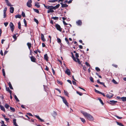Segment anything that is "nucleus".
Listing matches in <instances>:
<instances>
[{
  "mask_svg": "<svg viewBox=\"0 0 126 126\" xmlns=\"http://www.w3.org/2000/svg\"><path fill=\"white\" fill-rule=\"evenodd\" d=\"M115 116H116L117 118L119 119H122V117H120L119 116H118L117 115H115Z\"/></svg>",
  "mask_w": 126,
  "mask_h": 126,
  "instance_id": "55",
  "label": "nucleus"
},
{
  "mask_svg": "<svg viewBox=\"0 0 126 126\" xmlns=\"http://www.w3.org/2000/svg\"><path fill=\"white\" fill-rule=\"evenodd\" d=\"M41 38L44 42L46 41V40L44 38V36L42 34L41 35Z\"/></svg>",
  "mask_w": 126,
  "mask_h": 126,
  "instance_id": "16",
  "label": "nucleus"
},
{
  "mask_svg": "<svg viewBox=\"0 0 126 126\" xmlns=\"http://www.w3.org/2000/svg\"><path fill=\"white\" fill-rule=\"evenodd\" d=\"M51 7L52 8V9L54 10H55L57 9V8H56V6H51Z\"/></svg>",
  "mask_w": 126,
  "mask_h": 126,
  "instance_id": "53",
  "label": "nucleus"
},
{
  "mask_svg": "<svg viewBox=\"0 0 126 126\" xmlns=\"http://www.w3.org/2000/svg\"><path fill=\"white\" fill-rule=\"evenodd\" d=\"M75 56H76V59L77 60V62H78L79 63V64H81V63L80 62L79 59L78 58V57H79L78 54L77 53H76V54H75Z\"/></svg>",
  "mask_w": 126,
  "mask_h": 126,
  "instance_id": "5",
  "label": "nucleus"
},
{
  "mask_svg": "<svg viewBox=\"0 0 126 126\" xmlns=\"http://www.w3.org/2000/svg\"><path fill=\"white\" fill-rule=\"evenodd\" d=\"M16 120L15 119H13V123L14 124L16 123Z\"/></svg>",
  "mask_w": 126,
  "mask_h": 126,
  "instance_id": "64",
  "label": "nucleus"
},
{
  "mask_svg": "<svg viewBox=\"0 0 126 126\" xmlns=\"http://www.w3.org/2000/svg\"><path fill=\"white\" fill-rule=\"evenodd\" d=\"M31 61L32 62H36V59L33 56L30 57Z\"/></svg>",
  "mask_w": 126,
  "mask_h": 126,
  "instance_id": "9",
  "label": "nucleus"
},
{
  "mask_svg": "<svg viewBox=\"0 0 126 126\" xmlns=\"http://www.w3.org/2000/svg\"><path fill=\"white\" fill-rule=\"evenodd\" d=\"M95 69L97 71H100V69L98 67H96Z\"/></svg>",
  "mask_w": 126,
  "mask_h": 126,
  "instance_id": "47",
  "label": "nucleus"
},
{
  "mask_svg": "<svg viewBox=\"0 0 126 126\" xmlns=\"http://www.w3.org/2000/svg\"><path fill=\"white\" fill-rule=\"evenodd\" d=\"M27 45L28 46V48L30 50L31 49V44L30 43H28L27 44Z\"/></svg>",
  "mask_w": 126,
  "mask_h": 126,
  "instance_id": "18",
  "label": "nucleus"
},
{
  "mask_svg": "<svg viewBox=\"0 0 126 126\" xmlns=\"http://www.w3.org/2000/svg\"><path fill=\"white\" fill-rule=\"evenodd\" d=\"M72 58L73 59V60L75 61V62H77V60L76 59L72 53Z\"/></svg>",
  "mask_w": 126,
  "mask_h": 126,
  "instance_id": "19",
  "label": "nucleus"
},
{
  "mask_svg": "<svg viewBox=\"0 0 126 126\" xmlns=\"http://www.w3.org/2000/svg\"><path fill=\"white\" fill-rule=\"evenodd\" d=\"M58 1V0H49L48 1V2H55Z\"/></svg>",
  "mask_w": 126,
  "mask_h": 126,
  "instance_id": "25",
  "label": "nucleus"
},
{
  "mask_svg": "<svg viewBox=\"0 0 126 126\" xmlns=\"http://www.w3.org/2000/svg\"><path fill=\"white\" fill-rule=\"evenodd\" d=\"M7 8L6 7L4 8V9L3 11V13H6V11H7Z\"/></svg>",
  "mask_w": 126,
  "mask_h": 126,
  "instance_id": "51",
  "label": "nucleus"
},
{
  "mask_svg": "<svg viewBox=\"0 0 126 126\" xmlns=\"http://www.w3.org/2000/svg\"><path fill=\"white\" fill-rule=\"evenodd\" d=\"M0 109L1 110L3 111H4V112H5V108L4 107L2 106L1 105H0Z\"/></svg>",
  "mask_w": 126,
  "mask_h": 126,
  "instance_id": "17",
  "label": "nucleus"
},
{
  "mask_svg": "<svg viewBox=\"0 0 126 126\" xmlns=\"http://www.w3.org/2000/svg\"><path fill=\"white\" fill-rule=\"evenodd\" d=\"M80 119L81 121L84 123L85 122V119L81 118H80Z\"/></svg>",
  "mask_w": 126,
  "mask_h": 126,
  "instance_id": "30",
  "label": "nucleus"
},
{
  "mask_svg": "<svg viewBox=\"0 0 126 126\" xmlns=\"http://www.w3.org/2000/svg\"><path fill=\"white\" fill-rule=\"evenodd\" d=\"M18 28L19 29H21V25L20 22H19L18 23Z\"/></svg>",
  "mask_w": 126,
  "mask_h": 126,
  "instance_id": "24",
  "label": "nucleus"
},
{
  "mask_svg": "<svg viewBox=\"0 0 126 126\" xmlns=\"http://www.w3.org/2000/svg\"><path fill=\"white\" fill-rule=\"evenodd\" d=\"M6 17V13H3V18H5Z\"/></svg>",
  "mask_w": 126,
  "mask_h": 126,
  "instance_id": "63",
  "label": "nucleus"
},
{
  "mask_svg": "<svg viewBox=\"0 0 126 126\" xmlns=\"http://www.w3.org/2000/svg\"><path fill=\"white\" fill-rule=\"evenodd\" d=\"M9 106L7 104H5V107L7 109H8L9 108Z\"/></svg>",
  "mask_w": 126,
  "mask_h": 126,
  "instance_id": "37",
  "label": "nucleus"
},
{
  "mask_svg": "<svg viewBox=\"0 0 126 126\" xmlns=\"http://www.w3.org/2000/svg\"><path fill=\"white\" fill-rule=\"evenodd\" d=\"M0 54L2 56H3V53L2 52V51L1 50L0 51Z\"/></svg>",
  "mask_w": 126,
  "mask_h": 126,
  "instance_id": "62",
  "label": "nucleus"
},
{
  "mask_svg": "<svg viewBox=\"0 0 126 126\" xmlns=\"http://www.w3.org/2000/svg\"><path fill=\"white\" fill-rule=\"evenodd\" d=\"M52 18L54 20H57L58 19V17H52Z\"/></svg>",
  "mask_w": 126,
  "mask_h": 126,
  "instance_id": "40",
  "label": "nucleus"
},
{
  "mask_svg": "<svg viewBox=\"0 0 126 126\" xmlns=\"http://www.w3.org/2000/svg\"><path fill=\"white\" fill-rule=\"evenodd\" d=\"M60 4L62 5L61 7L62 8L67 7L68 6V5L65 4H63L62 2Z\"/></svg>",
  "mask_w": 126,
  "mask_h": 126,
  "instance_id": "10",
  "label": "nucleus"
},
{
  "mask_svg": "<svg viewBox=\"0 0 126 126\" xmlns=\"http://www.w3.org/2000/svg\"><path fill=\"white\" fill-rule=\"evenodd\" d=\"M2 72L3 74V76H4L5 77V72L4 71V69H3L2 70Z\"/></svg>",
  "mask_w": 126,
  "mask_h": 126,
  "instance_id": "34",
  "label": "nucleus"
},
{
  "mask_svg": "<svg viewBox=\"0 0 126 126\" xmlns=\"http://www.w3.org/2000/svg\"><path fill=\"white\" fill-rule=\"evenodd\" d=\"M117 124L118 125L120 126H124L122 124L120 123L117 122Z\"/></svg>",
  "mask_w": 126,
  "mask_h": 126,
  "instance_id": "48",
  "label": "nucleus"
},
{
  "mask_svg": "<svg viewBox=\"0 0 126 126\" xmlns=\"http://www.w3.org/2000/svg\"><path fill=\"white\" fill-rule=\"evenodd\" d=\"M65 40L66 41V42L68 44H69V43L68 40L67 38H65Z\"/></svg>",
  "mask_w": 126,
  "mask_h": 126,
  "instance_id": "45",
  "label": "nucleus"
},
{
  "mask_svg": "<svg viewBox=\"0 0 126 126\" xmlns=\"http://www.w3.org/2000/svg\"><path fill=\"white\" fill-rule=\"evenodd\" d=\"M13 37L15 39H16V35L15 34H14L13 36Z\"/></svg>",
  "mask_w": 126,
  "mask_h": 126,
  "instance_id": "60",
  "label": "nucleus"
},
{
  "mask_svg": "<svg viewBox=\"0 0 126 126\" xmlns=\"http://www.w3.org/2000/svg\"><path fill=\"white\" fill-rule=\"evenodd\" d=\"M53 114L54 115H57V114L56 112L54 111L53 113Z\"/></svg>",
  "mask_w": 126,
  "mask_h": 126,
  "instance_id": "52",
  "label": "nucleus"
},
{
  "mask_svg": "<svg viewBox=\"0 0 126 126\" xmlns=\"http://www.w3.org/2000/svg\"><path fill=\"white\" fill-rule=\"evenodd\" d=\"M44 59L47 61H48V57L47 54H46L44 55Z\"/></svg>",
  "mask_w": 126,
  "mask_h": 126,
  "instance_id": "12",
  "label": "nucleus"
},
{
  "mask_svg": "<svg viewBox=\"0 0 126 126\" xmlns=\"http://www.w3.org/2000/svg\"><path fill=\"white\" fill-rule=\"evenodd\" d=\"M65 73L68 75H70L71 74L70 71L69 69L67 68L65 71Z\"/></svg>",
  "mask_w": 126,
  "mask_h": 126,
  "instance_id": "8",
  "label": "nucleus"
},
{
  "mask_svg": "<svg viewBox=\"0 0 126 126\" xmlns=\"http://www.w3.org/2000/svg\"><path fill=\"white\" fill-rule=\"evenodd\" d=\"M1 123L2 124V125H4V126H5V125L4 124V122L3 121H1Z\"/></svg>",
  "mask_w": 126,
  "mask_h": 126,
  "instance_id": "57",
  "label": "nucleus"
},
{
  "mask_svg": "<svg viewBox=\"0 0 126 126\" xmlns=\"http://www.w3.org/2000/svg\"><path fill=\"white\" fill-rule=\"evenodd\" d=\"M6 89L7 91L9 92L10 93V94H12V91L10 90L8 87H7L6 86Z\"/></svg>",
  "mask_w": 126,
  "mask_h": 126,
  "instance_id": "14",
  "label": "nucleus"
},
{
  "mask_svg": "<svg viewBox=\"0 0 126 126\" xmlns=\"http://www.w3.org/2000/svg\"><path fill=\"white\" fill-rule=\"evenodd\" d=\"M15 17L16 18H20L21 17V16L20 15H16L15 16Z\"/></svg>",
  "mask_w": 126,
  "mask_h": 126,
  "instance_id": "23",
  "label": "nucleus"
},
{
  "mask_svg": "<svg viewBox=\"0 0 126 126\" xmlns=\"http://www.w3.org/2000/svg\"><path fill=\"white\" fill-rule=\"evenodd\" d=\"M77 94H78L79 95H80L81 96L83 94L81 92H79L78 91L77 92Z\"/></svg>",
  "mask_w": 126,
  "mask_h": 126,
  "instance_id": "39",
  "label": "nucleus"
},
{
  "mask_svg": "<svg viewBox=\"0 0 126 126\" xmlns=\"http://www.w3.org/2000/svg\"><path fill=\"white\" fill-rule=\"evenodd\" d=\"M8 84L9 86L11 89H13V88L12 87V86L11 85V83L10 82H9L8 83Z\"/></svg>",
  "mask_w": 126,
  "mask_h": 126,
  "instance_id": "20",
  "label": "nucleus"
},
{
  "mask_svg": "<svg viewBox=\"0 0 126 126\" xmlns=\"http://www.w3.org/2000/svg\"><path fill=\"white\" fill-rule=\"evenodd\" d=\"M23 21H24V22L25 24V26H26L27 25V22H26V20L25 19H24Z\"/></svg>",
  "mask_w": 126,
  "mask_h": 126,
  "instance_id": "46",
  "label": "nucleus"
},
{
  "mask_svg": "<svg viewBox=\"0 0 126 126\" xmlns=\"http://www.w3.org/2000/svg\"><path fill=\"white\" fill-rule=\"evenodd\" d=\"M112 81L115 84H117L118 83L114 79H113Z\"/></svg>",
  "mask_w": 126,
  "mask_h": 126,
  "instance_id": "38",
  "label": "nucleus"
},
{
  "mask_svg": "<svg viewBox=\"0 0 126 126\" xmlns=\"http://www.w3.org/2000/svg\"><path fill=\"white\" fill-rule=\"evenodd\" d=\"M6 3L7 4L8 6H12L11 3L9 1Z\"/></svg>",
  "mask_w": 126,
  "mask_h": 126,
  "instance_id": "26",
  "label": "nucleus"
},
{
  "mask_svg": "<svg viewBox=\"0 0 126 126\" xmlns=\"http://www.w3.org/2000/svg\"><path fill=\"white\" fill-rule=\"evenodd\" d=\"M95 92H96L97 93H99L100 94V93H101V92H100L99 91H98V90H96L95 89Z\"/></svg>",
  "mask_w": 126,
  "mask_h": 126,
  "instance_id": "49",
  "label": "nucleus"
},
{
  "mask_svg": "<svg viewBox=\"0 0 126 126\" xmlns=\"http://www.w3.org/2000/svg\"><path fill=\"white\" fill-rule=\"evenodd\" d=\"M4 24L5 26L6 27V26H7V25L8 24V22H5L4 23Z\"/></svg>",
  "mask_w": 126,
  "mask_h": 126,
  "instance_id": "58",
  "label": "nucleus"
},
{
  "mask_svg": "<svg viewBox=\"0 0 126 126\" xmlns=\"http://www.w3.org/2000/svg\"><path fill=\"white\" fill-rule=\"evenodd\" d=\"M44 5L45 6V7L47 9H48L49 8L51 7L50 6H46L44 4Z\"/></svg>",
  "mask_w": 126,
  "mask_h": 126,
  "instance_id": "36",
  "label": "nucleus"
},
{
  "mask_svg": "<svg viewBox=\"0 0 126 126\" xmlns=\"http://www.w3.org/2000/svg\"><path fill=\"white\" fill-rule=\"evenodd\" d=\"M81 112L88 120H94V118L93 116L90 114H88L87 113L83 111H81Z\"/></svg>",
  "mask_w": 126,
  "mask_h": 126,
  "instance_id": "1",
  "label": "nucleus"
},
{
  "mask_svg": "<svg viewBox=\"0 0 126 126\" xmlns=\"http://www.w3.org/2000/svg\"><path fill=\"white\" fill-rule=\"evenodd\" d=\"M57 42L58 43H61V39L59 38H57Z\"/></svg>",
  "mask_w": 126,
  "mask_h": 126,
  "instance_id": "50",
  "label": "nucleus"
},
{
  "mask_svg": "<svg viewBox=\"0 0 126 126\" xmlns=\"http://www.w3.org/2000/svg\"><path fill=\"white\" fill-rule=\"evenodd\" d=\"M57 82L59 84L61 85L62 84V82L59 80H57Z\"/></svg>",
  "mask_w": 126,
  "mask_h": 126,
  "instance_id": "56",
  "label": "nucleus"
},
{
  "mask_svg": "<svg viewBox=\"0 0 126 126\" xmlns=\"http://www.w3.org/2000/svg\"><path fill=\"white\" fill-rule=\"evenodd\" d=\"M85 64L87 66H90V64L87 62H85Z\"/></svg>",
  "mask_w": 126,
  "mask_h": 126,
  "instance_id": "54",
  "label": "nucleus"
},
{
  "mask_svg": "<svg viewBox=\"0 0 126 126\" xmlns=\"http://www.w3.org/2000/svg\"><path fill=\"white\" fill-rule=\"evenodd\" d=\"M35 116L39 120H40L41 122H44V120L41 119L39 116L35 115Z\"/></svg>",
  "mask_w": 126,
  "mask_h": 126,
  "instance_id": "13",
  "label": "nucleus"
},
{
  "mask_svg": "<svg viewBox=\"0 0 126 126\" xmlns=\"http://www.w3.org/2000/svg\"><path fill=\"white\" fill-rule=\"evenodd\" d=\"M35 6L37 7L38 8H39L40 7V5L38 3H36L35 4Z\"/></svg>",
  "mask_w": 126,
  "mask_h": 126,
  "instance_id": "31",
  "label": "nucleus"
},
{
  "mask_svg": "<svg viewBox=\"0 0 126 126\" xmlns=\"http://www.w3.org/2000/svg\"><path fill=\"white\" fill-rule=\"evenodd\" d=\"M14 97L15 99L16 100V101L17 102L19 101V100L18 99V98H17V96L15 95H14Z\"/></svg>",
  "mask_w": 126,
  "mask_h": 126,
  "instance_id": "33",
  "label": "nucleus"
},
{
  "mask_svg": "<svg viewBox=\"0 0 126 126\" xmlns=\"http://www.w3.org/2000/svg\"><path fill=\"white\" fill-rule=\"evenodd\" d=\"M110 102H111V104H114L117 102V101H110Z\"/></svg>",
  "mask_w": 126,
  "mask_h": 126,
  "instance_id": "43",
  "label": "nucleus"
},
{
  "mask_svg": "<svg viewBox=\"0 0 126 126\" xmlns=\"http://www.w3.org/2000/svg\"><path fill=\"white\" fill-rule=\"evenodd\" d=\"M10 26L11 31L12 32H13L14 29V26L13 23L11 22L10 23Z\"/></svg>",
  "mask_w": 126,
  "mask_h": 126,
  "instance_id": "3",
  "label": "nucleus"
},
{
  "mask_svg": "<svg viewBox=\"0 0 126 126\" xmlns=\"http://www.w3.org/2000/svg\"><path fill=\"white\" fill-rule=\"evenodd\" d=\"M33 9L35 12L37 13H39V11L38 9Z\"/></svg>",
  "mask_w": 126,
  "mask_h": 126,
  "instance_id": "32",
  "label": "nucleus"
},
{
  "mask_svg": "<svg viewBox=\"0 0 126 126\" xmlns=\"http://www.w3.org/2000/svg\"><path fill=\"white\" fill-rule=\"evenodd\" d=\"M64 93L65 95H66V96H68V93L66 91H65L64 90Z\"/></svg>",
  "mask_w": 126,
  "mask_h": 126,
  "instance_id": "27",
  "label": "nucleus"
},
{
  "mask_svg": "<svg viewBox=\"0 0 126 126\" xmlns=\"http://www.w3.org/2000/svg\"><path fill=\"white\" fill-rule=\"evenodd\" d=\"M60 6V4H58L57 5H56L55 6H56V8H57L59 7Z\"/></svg>",
  "mask_w": 126,
  "mask_h": 126,
  "instance_id": "59",
  "label": "nucleus"
},
{
  "mask_svg": "<svg viewBox=\"0 0 126 126\" xmlns=\"http://www.w3.org/2000/svg\"><path fill=\"white\" fill-rule=\"evenodd\" d=\"M32 1L31 0H30L28 1L27 3V5L29 7H31L32 6L31 3Z\"/></svg>",
  "mask_w": 126,
  "mask_h": 126,
  "instance_id": "6",
  "label": "nucleus"
},
{
  "mask_svg": "<svg viewBox=\"0 0 126 126\" xmlns=\"http://www.w3.org/2000/svg\"><path fill=\"white\" fill-rule=\"evenodd\" d=\"M110 94H111V95H109L108 94H107L106 95V96L108 98H111V97H112L113 95H114L112 93H110Z\"/></svg>",
  "mask_w": 126,
  "mask_h": 126,
  "instance_id": "11",
  "label": "nucleus"
},
{
  "mask_svg": "<svg viewBox=\"0 0 126 126\" xmlns=\"http://www.w3.org/2000/svg\"><path fill=\"white\" fill-rule=\"evenodd\" d=\"M65 27L66 28H68V29L70 28V27H71V25L70 24H68Z\"/></svg>",
  "mask_w": 126,
  "mask_h": 126,
  "instance_id": "28",
  "label": "nucleus"
},
{
  "mask_svg": "<svg viewBox=\"0 0 126 126\" xmlns=\"http://www.w3.org/2000/svg\"><path fill=\"white\" fill-rule=\"evenodd\" d=\"M14 10V8L13 7H11L10 8V12L11 13H13Z\"/></svg>",
  "mask_w": 126,
  "mask_h": 126,
  "instance_id": "15",
  "label": "nucleus"
},
{
  "mask_svg": "<svg viewBox=\"0 0 126 126\" xmlns=\"http://www.w3.org/2000/svg\"><path fill=\"white\" fill-rule=\"evenodd\" d=\"M76 23L78 25H80L81 24V21L79 20L76 22Z\"/></svg>",
  "mask_w": 126,
  "mask_h": 126,
  "instance_id": "22",
  "label": "nucleus"
},
{
  "mask_svg": "<svg viewBox=\"0 0 126 126\" xmlns=\"http://www.w3.org/2000/svg\"><path fill=\"white\" fill-rule=\"evenodd\" d=\"M55 27L57 30L60 32H61L62 30V28H61L60 25L58 24H56L55 25Z\"/></svg>",
  "mask_w": 126,
  "mask_h": 126,
  "instance_id": "4",
  "label": "nucleus"
},
{
  "mask_svg": "<svg viewBox=\"0 0 126 126\" xmlns=\"http://www.w3.org/2000/svg\"><path fill=\"white\" fill-rule=\"evenodd\" d=\"M90 80L92 82H94V80L93 78L91 77H90Z\"/></svg>",
  "mask_w": 126,
  "mask_h": 126,
  "instance_id": "44",
  "label": "nucleus"
},
{
  "mask_svg": "<svg viewBox=\"0 0 126 126\" xmlns=\"http://www.w3.org/2000/svg\"><path fill=\"white\" fill-rule=\"evenodd\" d=\"M10 110L11 111H12L15 112V109L14 108H12V107H10Z\"/></svg>",
  "mask_w": 126,
  "mask_h": 126,
  "instance_id": "29",
  "label": "nucleus"
},
{
  "mask_svg": "<svg viewBox=\"0 0 126 126\" xmlns=\"http://www.w3.org/2000/svg\"><path fill=\"white\" fill-rule=\"evenodd\" d=\"M50 7L48 9V10L47 11V13H53L54 12V10H53V9H52V7H51V6H50Z\"/></svg>",
  "mask_w": 126,
  "mask_h": 126,
  "instance_id": "7",
  "label": "nucleus"
},
{
  "mask_svg": "<svg viewBox=\"0 0 126 126\" xmlns=\"http://www.w3.org/2000/svg\"><path fill=\"white\" fill-rule=\"evenodd\" d=\"M21 15L23 17H25V13L23 12H22Z\"/></svg>",
  "mask_w": 126,
  "mask_h": 126,
  "instance_id": "41",
  "label": "nucleus"
},
{
  "mask_svg": "<svg viewBox=\"0 0 126 126\" xmlns=\"http://www.w3.org/2000/svg\"><path fill=\"white\" fill-rule=\"evenodd\" d=\"M98 100H99V101L102 104V105H104V103L101 100V99L100 98H99Z\"/></svg>",
  "mask_w": 126,
  "mask_h": 126,
  "instance_id": "35",
  "label": "nucleus"
},
{
  "mask_svg": "<svg viewBox=\"0 0 126 126\" xmlns=\"http://www.w3.org/2000/svg\"><path fill=\"white\" fill-rule=\"evenodd\" d=\"M61 97L62 99L63 103L65 104L67 107H69V106L68 105V103L67 102L66 100L65 99V98L63 96H61Z\"/></svg>",
  "mask_w": 126,
  "mask_h": 126,
  "instance_id": "2",
  "label": "nucleus"
},
{
  "mask_svg": "<svg viewBox=\"0 0 126 126\" xmlns=\"http://www.w3.org/2000/svg\"><path fill=\"white\" fill-rule=\"evenodd\" d=\"M63 24L64 25H67L68 24L67 23H66L64 21H63Z\"/></svg>",
  "mask_w": 126,
  "mask_h": 126,
  "instance_id": "61",
  "label": "nucleus"
},
{
  "mask_svg": "<svg viewBox=\"0 0 126 126\" xmlns=\"http://www.w3.org/2000/svg\"><path fill=\"white\" fill-rule=\"evenodd\" d=\"M121 99L123 101H126V97H122L121 98Z\"/></svg>",
  "mask_w": 126,
  "mask_h": 126,
  "instance_id": "21",
  "label": "nucleus"
},
{
  "mask_svg": "<svg viewBox=\"0 0 126 126\" xmlns=\"http://www.w3.org/2000/svg\"><path fill=\"white\" fill-rule=\"evenodd\" d=\"M34 21L37 23V24H38L39 22L38 21V20L37 19L35 18L34 19Z\"/></svg>",
  "mask_w": 126,
  "mask_h": 126,
  "instance_id": "42",
  "label": "nucleus"
}]
</instances>
